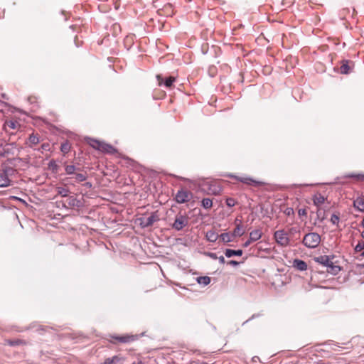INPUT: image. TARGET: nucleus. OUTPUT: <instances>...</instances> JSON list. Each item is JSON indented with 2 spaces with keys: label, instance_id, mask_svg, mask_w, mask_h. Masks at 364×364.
Here are the masks:
<instances>
[{
  "label": "nucleus",
  "instance_id": "1",
  "mask_svg": "<svg viewBox=\"0 0 364 364\" xmlns=\"http://www.w3.org/2000/svg\"><path fill=\"white\" fill-rule=\"evenodd\" d=\"M321 242V236L317 232H309L304 235L302 244L309 249L317 247Z\"/></svg>",
  "mask_w": 364,
  "mask_h": 364
},
{
  "label": "nucleus",
  "instance_id": "2",
  "mask_svg": "<svg viewBox=\"0 0 364 364\" xmlns=\"http://www.w3.org/2000/svg\"><path fill=\"white\" fill-rule=\"evenodd\" d=\"M160 220L157 211L152 212L149 217L142 216L137 218L139 225L141 228H147L153 225L155 222Z\"/></svg>",
  "mask_w": 364,
  "mask_h": 364
},
{
  "label": "nucleus",
  "instance_id": "3",
  "mask_svg": "<svg viewBox=\"0 0 364 364\" xmlns=\"http://www.w3.org/2000/svg\"><path fill=\"white\" fill-rule=\"evenodd\" d=\"M188 217L186 215H182L181 213L176 215L175 220L171 225L173 229L180 231L182 230L188 224Z\"/></svg>",
  "mask_w": 364,
  "mask_h": 364
},
{
  "label": "nucleus",
  "instance_id": "4",
  "mask_svg": "<svg viewBox=\"0 0 364 364\" xmlns=\"http://www.w3.org/2000/svg\"><path fill=\"white\" fill-rule=\"evenodd\" d=\"M193 197V193L186 189L181 188L175 195V200L179 204L189 201Z\"/></svg>",
  "mask_w": 364,
  "mask_h": 364
},
{
  "label": "nucleus",
  "instance_id": "5",
  "mask_svg": "<svg viewBox=\"0 0 364 364\" xmlns=\"http://www.w3.org/2000/svg\"><path fill=\"white\" fill-rule=\"evenodd\" d=\"M274 237L277 244L282 247H287L289 245V238L284 230H277L274 234Z\"/></svg>",
  "mask_w": 364,
  "mask_h": 364
},
{
  "label": "nucleus",
  "instance_id": "6",
  "mask_svg": "<svg viewBox=\"0 0 364 364\" xmlns=\"http://www.w3.org/2000/svg\"><path fill=\"white\" fill-rule=\"evenodd\" d=\"M228 176L230 178H234L236 180H237L238 181L242 182L245 184L253 186L255 187H258L263 184L262 182L256 181L250 177H239V176H234L232 174H230V175H228Z\"/></svg>",
  "mask_w": 364,
  "mask_h": 364
},
{
  "label": "nucleus",
  "instance_id": "7",
  "mask_svg": "<svg viewBox=\"0 0 364 364\" xmlns=\"http://www.w3.org/2000/svg\"><path fill=\"white\" fill-rule=\"evenodd\" d=\"M104 154H114L117 150L112 145L101 141L98 150Z\"/></svg>",
  "mask_w": 364,
  "mask_h": 364
},
{
  "label": "nucleus",
  "instance_id": "8",
  "mask_svg": "<svg viewBox=\"0 0 364 364\" xmlns=\"http://www.w3.org/2000/svg\"><path fill=\"white\" fill-rule=\"evenodd\" d=\"M156 79L159 85L164 84V85L167 88H170L173 85V82L176 80L175 77L169 76L164 78L161 75H157Z\"/></svg>",
  "mask_w": 364,
  "mask_h": 364
},
{
  "label": "nucleus",
  "instance_id": "9",
  "mask_svg": "<svg viewBox=\"0 0 364 364\" xmlns=\"http://www.w3.org/2000/svg\"><path fill=\"white\" fill-rule=\"evenodd\" d=\"M124 358L120 355H116L110 358H106L103 363L100 364H123Z\"/></svg>",
  "mask_w": 364,
  "mask_h": 364
},
{
  "label": "nucleus",
  "instance_id": "10",
  "mask_svg": "<svg viewBox=\"0 0 364 364\" xmlns=\"http://www.w3.org/2000/svg\"><path fill=\"white\" fill-rule=\"evenodd\" d=\"M341 64L340 73L341 74L347 75L351 70L350 64H353V63L349 60H341Z\"/></svg>",
  "mask_w": 364,
  "mask_h": 364
},
{
  "label": "nucleus",
  "instance_id": "11",
  "mask_svg": "<svg viewBox=\"0 0 364 364\" xmlns=\"http://www.w3.org/2000/svg\"><path fill=\"white\" fill-rule=\"evenodd\" d=\"M67 202L68 206L70 208H80L82 206V201L75 196H69Z\"/></svg>",
  "mask_w": 364,
  "mask_h": 364
},
{
  "label": "nucleus",
  "instance_id": "12",
  "mask_svg": "<svg viewBox=\"0 0 364 364\" xmlns=\"http://www.w3.org/2000/svg\"><path fill=\"white\" fill-rule=\"evenodd\" d=\"M314 260L320 264H322L326 267H328V266L331 265V260L330 259V257L328 255H321V256H318V257H314Z\"/></svg>",
  "mask_w": 364,
  "mask_h": 364
},
{
  "label": "nucleus",
  "instance_id": "13",
  "mask_svg": "<svg viewBox=\"0 0 364 364\" xmlns=\"http://www.w3.org/2000/svg\"><path fill=\"white\" fill-rule=\"evenodd\" d=\"M9 179L6 171L0 170V187H7L10 185Z\"/></svg>",
  "mask_w": 364,
  "mask_h": 364
},
{
  "label": "nucleus",
  "instance_id": "14",
  "mask_svg": "<svg viewBox=\"0 0 364 364\" xmlns=\"http://www.w3.org/2000/svg\"><path fill=\"white\" fill-rule=\"evenodd\" d=\"M39 142L40 139L38 135L35 134L34 133H32L31 134L29 135L28 139L26 142V144L28 147L34 149L33 146L38 144Z\"/></svg>",
  "mask_w": 364,
  "mask_h": 364
},
{
  "label": "nucleus",
  "instance_id": "15",
  "mask_svg": "<svg viewBox=\"0 0 364 364\" xmlns=\"http://www.w3.org/2000/svg\"><path fill=\"white\" fill-rule=\"evenodd\" d=\"M326 200V198H325L321 193H316L312 198L313 203L315 206L317 207V208H321V205L323 203H324Z\"/></svg>",
  "mask_w": 364,
  "mask_h": 364
},
{
  "label": "nucleus",
  "instance_id": "16",
  "mask_svg": "<svg viewBox=\"0 0 364 364\" xmlns=\"http://www.w3.org/2000/svg\"><path fill=\"white\" fill-rule=\"evenodd\" d=\"M293 267L299 271H305L307 269V264L304 260L295 259L293 262Z\"/></svg>",
  "mask_w": 364,
  "mask_h": 364
},
{
  "label": "nucleus",
  "instance_id": "17",
  "mask_svg": "<svg viewBox=\"0 0 364 364\" xmlns=\"http://www.w3.org/2000/svg\"><path fill=\"white\" fill-rule=\"evenodd\" d=\"M70 179H75V182L80 183L85 181L87 178V174L86 172L81 173V172H76L75 174H73L72 176L70 177Z\"/></svg>",
  "mask_w": 364,
  "mask_h": 364
},
{
  "label": "nucleus",
  "instance_id": "18",
  "mask_svg": "<svg viewBox=\"0 0 364 364\" xmlns=\"http://www.w3.org/2000/svg\"><path fill=\"white\" fill-rule=\"evenodd\" d=\"M243 254L242 250H232V249H226L225 250V255L228 258H230L233 256H242Z\"/></svg>",
  "mask_w": 364,
  "mask_h": 364
},
{
  "label": "nucleus",
  "instance_id": "19",
  "mask_svg": "<svg viewBox=\"0 0 364 364\" xmlns=\"http://www.w3.org/2000/svg\"><path fill=\"white\" fill-rule=\"evenodd\" d=\"M353 207L360 212H364V198L358 197L353 201Z\"/></svg>",
  "mask_w": 364,
  "mask_h": 364
},
{
  "label": "nucleus",
  "instance_id": "20",
  "mask_svg": "<svg viewBox=\"0 0 364 364\" xmlns=\"http://www.w3.org/2000/svg\"><path fill=\"white\" fill-rule=\"evenodd\" d=\"M220 235H218L216 232L213 230H208L206 232L205 237L208 241L210 242H215L219 238Z\"/></svg>",
  "mask_w": 364,
  "mask_h": 364
},
{
  "label": "nucleus",
  "instance_id": "21",
  "mask_svg": "<svg viewBox=\"0 0 364 364\" xmlns=\"http://www.w3.org/2000/svg\"><path fill=\"white\" fill-rule=\"evenodd\" d=\"M81 171V168L80 167H77L75 165H66L65 166V171L66 174L69 176H73V174H75L77 171Z\"/></svg>",
  "mask_w": 364,
  "mask_h": 364
},
{
  "label": "nucleus",
  "instance_id": "22",
  "mask_svg": "<svg viewBox=\"0 0 364 364\" xmlns=\"http://www.w3.org/2000/svg\"><path fill=\"white\" fill-rule=\"evenodd\" d=\"M112 338L114 340V341H111V342L113 343H116L117 342L125 343H128L131 341L130 336H112Z\"/></svg>",
  "mask_w": 364,
  "mask_h": 364
},
{
  "label": "nucleus",
  "instance_id": "23",
  "mask_svg": "<svg viewBox=\"0 0 364 364\" xmlns=\"http://www.w3.org/2000/svg\"><path fill=\"white\" fill-rule=\"evenodd\" d=\"M245 233V231L242 228V225L241 224V221H240V223L237 224L236 225V228L234 229L232 233V236L233 237H240L242 235H243Z\"/></svg>",
  "mask_w": 364,
  "mask_h": 364
},
{
  "label": "nucleus",
  "instance_id": "24",
  "mask_svg": "<svg viewBox=\"0 0 364 364\" xmlns=\"http://www.w3.org/2000/svg\"><path fill=\"white\" fill-rule=\"evenodd\" d=\"M85 141L93 149L98 150V148L100 147L101 141H99L95 139H92L91 137H86Z\"/></svg>",
  "mask_w": 364,
  "mask_h": 364
},
{
  "label": "nucleus",
  "instance_id": "25",
  "mask_svg": "<svg viewBox=\"0 0 364 364\" xmlns=\"http://www.w3.org/2000/svg\"><path fill=\"white\" fill-rule=\"evenodd\" d=\"M262 231L259 229H255L250 232V238L253 242H255L258 240H259L262 237Z\"/></svg>",
  "mask_w": 364,
  "mask_h": 364
},
{
  "label": "nucleus",
  "instance_id": "26",
  "mask_svg": "<svg viewBox=\"0 0 364 364\" xmlns=\"http://www.w3.org/2000/svg\"><path fill=\"white\" fill-rule=\"evenodd\" d=\"M57 194L65 198L68 197L70 193V190L67 188L59 186L56 188Z\"/></svg>",
  "mask_w": 364,
  "mask_h": 364
},
{
  "label": "nucleus",
  "instance_id": "27",
  "mask_svg": "<svg viewBox=\"0 0 364 364\" xmlns=\"http://www.w3.org/2000/svg\"><path fill=\"white\" fill-rule=\"evenodd\" d=\"M219 238L223 243H228L232 242L233 240L232 234H230L229 232H224L220 234Z\"/></svg>",
  "mask_w": 364,
  "mask_h": 364
},
{
  "label": "nucleus",
  "instance_id": "28",
  "mask_svg": "<svg viewBox=\"0 0 364 364\" xmlns=\"http://www.w3.org/2000/svg\"><path fill=\"white\" fill-rule=\"evenodd\" d=\"M196 281L199 284L207 286L210 283L211 279L208 276H201L198 277Z\"/></svg>",
  "mask_w": 364,
  "mask_h": 364
},
{
  "label": "nucleus",
  "instance_id": "29",
  "mask_svg": "<svg viewBox=\"0 0 364 364\" xmlns=\"http://www.w3.org/2000/svg\"><path fill=\"white\" fill-rule=\"evenodd\" d=\"M70 149L71 144L68 140H65L60 145V151L63 153V154H68L70 151Z\"/></svg>",
  "mask_w": 364,
  "mask_h": 364
},
{
  "label": "nucleus",
  "instance_id": "30",
  "mask_svg": "<svg viewBox=\"0 0 364 364\" xmlns=\"http://www.w3.org/2000/svg\"><path fill=\"white\" fill-rule=\"evenodd\" d=\"M316 217L320 222H323L326 218V210L322 208H318L316 210Z\"/></svg>",
  "mask_w": 364,
  "mask_h": 364
},
{
  "label": "nucleus",
  "instance_id": "31",
  "mask_svg": "<svg viewBox=\"0 0 364 364\" xmlns=\"http://www.w3.org/2000/svg\"><path fill=\"white\" fill-rule=\"evenodd\" d=\"M328 272L333 274L336 275L341 271V267L338 265H334L333 262H331V265L328 266Z\"/></svg>",
  "mask_w": 364,
  "mask_h": 364
},
{
  "label": "nucleus",
  "instance_id": "32",
  "mask_svg": "<svg viewBox=\"0 0 364 364\" xmlns=\"http://www.w3.org/2000/svg\"><path fill=\"white\" fill-rule=\"evenodd\" d=\"M201 205L205 209H209L213 205V201L208 198H205L201 201Z\"/></svg>",
  "mask_w": 364,
  "mask_h": 364
},
{
  "label": "nucleus",
  "instance_id": "33",
  "mask_svg": "<svg viewBox=\"0 0 364 364\" xmlns=\"http://www.w3.org/2000/svg\"><path fill=\"white\" fill-rule=\"evenodd\" d=\"M58 165L57 164L56 161L53 159L50 160L48 163V168L53 172V173H57L58 171Z\"/></svg>",
  "mask_w": 364,
  "mask_h": 364
},
{
  "label": "nucleus",
  "instance_id": "34",
  "mask_svg": "<svg viewBox=\"0 0 364 364\" xmlns=\"http://www.w3.org/2000/svg\"><path fill=\"white\" fill-rule=\"evenodd\" d=\"M34 150H37L38 151H40L41 153H43L44 151H50V146L48 143H43L41 144V146L38 149H33Z\"/></svg>",
  "mask_w": 364,
  "mask_h": 364
},
{
  "label": "nucleus",
  "instance_id": "35",
  "mask_svg": "<svg viewBox=\"0 0 364 364\" xmlns=\"http://www.w3.org/2000/svg\"><path fill=\"white\" fill-rule=\"evenodd\" d=\"M339 220H340V213H333L331 215V222L332 223V224L338 225L339 223Z\"/></svg>",
  "mask_w": 364,
  "mask_h": 364
},
{
  "label": "nucleus",
  "instance_id": "36",
  "mask_svg": "<svg viewBox=\"0 0 364 364\" xmlns=\"http://www.w3.org/2000/svg\"><path fill=\"white\" fill-rule=\"evenodd\" d=\"M18 122L16 121L9 120L6 121L4 124V127H8L10 129H16L17 128Z\"/></svg>",
  "mask_w": 364,
  "mask_h": 364
},
{
  "label": "nucleus",
  "instance_id": "37",
  "mask_svg": "<svg viewBox=\"0 0 364 364\" xmlns=\"http://www.w3.org/2000/svg\"><path fill=\"white\" fill-rule=\"evenodd\" d=\"M263 315L262 313L259 312V313H257V314H253L247 320H246L245 321H244L242 323V326H245L246 323H247L249 321L255 319V318H259L260 316H262Z\"/></svg>",
  "mask_w": 364,
  "mask_h": 364
},
{
  "label": "nucleus",
  "instance_id": "38",
  "mask_svg": "<svg viewBox=\"0 0 364 364\" xmlns=\"http://www.w3.org/2000/svg\"><path fill=\"white\" fill-rule=\"evenodd\" d=\"M8 344L11 346H17L23 343L22 340L20 339H14V340H9L7 341Z\"/></svg>",
  "mask_w": 364,
  "mask_h": 364
},
{
  "label": "nucleus",
  "instance_id": "39",
  "mask_svg": "<svg viewBox=\"0 0 364 364\" xmlns=\"http://www.w3.org/2000/svg\"><path fill=\"white\" fill-rule=\"evenodd\" d=\"M346 178H356L358 181H364V174H348L346 176Z\"/></svg>",
  "mask_w": 364,
  "mask_h": 364
},
{
  "label": "nucleus",
  "instance_id": "40",
  "mask_svg": "<svg viewBox=\"0 0 364 364\" xmlns=\"http://www.w3.org/2000/svg\"><path fill=\"white\" fill-rule=\"evenodd\" d=\"M354 250L356 252H361L362 250H364V242L363 240L359 241L358 243L355 247Z\"/></svg>",
  "mask_w": 364,
  "mask_h": 364
},
{
  "label": "nucleus",
  "instance_id": "41",
  "mask_svg": "<svg viewBox=\"0 0 364 364\" xmlns=\"http://www.w3.org/2000/svg\"><path fill=\"white\" fill-rule=\"evenodd\" d=\"M225 203H226L227 206L231 208V207L235 206V205L236 204V201L232 198H228L225 200Z\"/></svg>",
  "mask_w": 364,
  "mask_h": 364
},
{
  "label": "nucleus",
  "instance_id": "42",
  "mask_svg": "<svg viewBox=\"0 0 364 364\" xmlns=\"http://www.w3.org/2000/svg\"><path fill=\"white\" fill-rule=\"evenodd\" d=\"M164 9L166 12V14L169 15L171 14V13H172L173 11L172 5L171 4H167L164 6Z\"/></svg>",
  "mask_w": 364,
  "mask_h": 364
},
{
  "label": "nucleus",
  "instance_id": "43",
  "mask_svg": "<svg viewBox=\"0 0 364 364\" xmlns=\"http://www.w3.org/2000/svg\"><path fill=\"white\" fill-rule=\"evenodd\" d=\"M284 214L288 215V216H290V215H294V209L292 208H287L284 211Z\"/></svg>",
  "mask_w": 364,
  "mask_h": 364
},
{
  "label": "nucleus",
  "instance_id": "44",
  "mask_svg": "<svg viewBox=\"0 0 364 364\" xmlns=\"http://www.w3.org/2000/svg\"><path fill=\"white\" fill-rule=\"evenodd\" d=\"M299 216H306L307 215V211L306 208H301L298 210Z\"/></svg>",
  "mask_w": 364,
  "mask_h": 364
},
{
  "label": "nucleus",
  "instance_id": "45",
  "mask_svg": "<svg viewBox=\"0 0 364 364\" xmlns=\"http://www.w3.org/2000/svg\"><path fill=\"white\" fill-rule=\"evenodd\" d=\"M240 262H239L236 260H230V261L227 262V264L231 265L233 267H237V266L240 265Z\"/></svg>",
  "mask_w": 364,
  "mask_h": 364
},
{
  "label": "nucleus",
  "instance_id": "46",
  "mask_svg": "<svg viewBox=\"0 0 364 364\" xmlns=\"http://www.w3.org/2000/svg\"><path fill=\"white\" fill-rule=\"evenodd\" d=\"M207 255L208 257H210L211 259H218V256H217V254L216 253H214V252H208L207 253Z\"/></svg>",
  "mask_w": 364,
  "mask_h": 364
},
{
  "label": "nucleus",
  "instance_id": "47",
  "mask_svg": "<svg viewBox=\"0 0 364 364\" xmlns=\"http://www.w3.org/2000/svg\"><path fill=\"white\" fill-rule=\"evenodd\" d=\"M190 364H208L205 361H201V360H191L190 362Z\"/></svg>",
  "mask_w": 364,
  "mask_h": 364
},
{
  "label": "nucleus",
  "instance_id": "48",
  "mask_svg": "<svg viewBox=\"0 0 364 364\" xmlns=\"http://www.w3.org/2000/svg\"><path fill=\"white\" fill-rule=\"evenodd\" d=\"M253 241L250 240V238H249L244 244H243V247H248Z\"/></svg>",
  "mask_w": 364,
  "mask_h": 364
},
{
  "label": "nucleus",
  "instance_id": "49",
  "mask_svg": "<svg viewBox=\"0 0 364 364\" xmlns=\"http://www.w3.org/2000/svg\"><path fill=\"white\" fill-rule=\"evenodd\" d=\"M83 186H85V188H91L92 187V184L91 182H85L84 184H83Z\"/></svg>",
  "mask_w": 364,
  "mask_h": 364
},
{
  "label": "nucleus",
  "instance_id": "50",
  "mask_svg": "<svg viewBox=\"0 0 364 364\" xmlns=\"http://www.w3.org/2000/svg\"><path fill=\"white\" fill-rule=\"evenodd\" d=\"M219 262L221 264H224L225 262V258L223 256H220L218 257Z\"/></svg>",
  "mask_w": 364,
  "mask_h": 364
},
{
  "label": "nucleus",
  "instance_id": "51",
  "mask_svg": "<svg viewBox=\"0 0 364 364\" xmlns=\"http://www.w3.org/2000/svg\"><path fill=\"white\" fill-rule=\"evenodd\" d=\"M289 232H290L291 233H294V232H299V230H298L296 228H291L289 230Z\"/></svg>",
  "mask_w": 364,
  "mask_h": 364
},
{
  "label": "nucleus",
  "instance_id": "52",
  "mask_svg": "<svg viewBox=\"0 0 364 364\" xmlns=\"http://www.w3.org/2000/svg\"><path fill=\"white\" fill-rule=\"evenodd\" d=\"M12 198H14V200H19L21 202L25 203V200H23V199H21V198H20L18 197L13 196Z\"/></svg>",
  "mask_w": 364,
  "mask_h": 364
},
{
  "label": "nucleus",
  "instance_id": "53",
  "mask_svg": "<svg viewBox=\"0 0 364 364\" xmlns=\"http://www.w3.org/2000/svg\"><path fill=\"white\" fill-rule=\"evenodd\" d=\"M361 225L362 227L364 228V218L363 219V220L361 221Z\"/></svg>",
  "mask_w": 364,
  "mask_h": 364
},
{
  "label": "nucleus",
  "instance_id": "54",
  "mask_svg": "<svg viewBox=\"0 0 364 364\" xmlns=\"http://www.w3.org/2000/svg\"><path fill=\"white\" fill-rule=\"evenodd\" d=\"M361 237L364 239V230L361 232Z\"/></svg>",
  "mask_w": 364,
  "mask_h": 364
},
{
  "label": "nucleus",
  "instance_id": "55",
  "mask_svg": "<svg viewBox=\"0 0 364 364\" xmlns=\"http://www.w3.org/2000/svg\"><path fill=\"white\" fill-rule=\"evenodd\" d=\"M362 257H364V251L360 255Z\"/></svg>",
  "mask_w": 364,
  "mask_h": 364
},
{
  "label": "nucleus",
  "instance_id": "56",
  "mask_svg": "<svg viewBox=\"0 0 364 364\" xmlns=\"http://www.w3.org/2000/svg\"><path fill=\"white\" fill-rule=\"evenodd\" d=\"M361 267L364 268V263L361 264Z\"/></svg>",
  "mask_w": 364,
  "mask_h": 364
}]
</instances>
